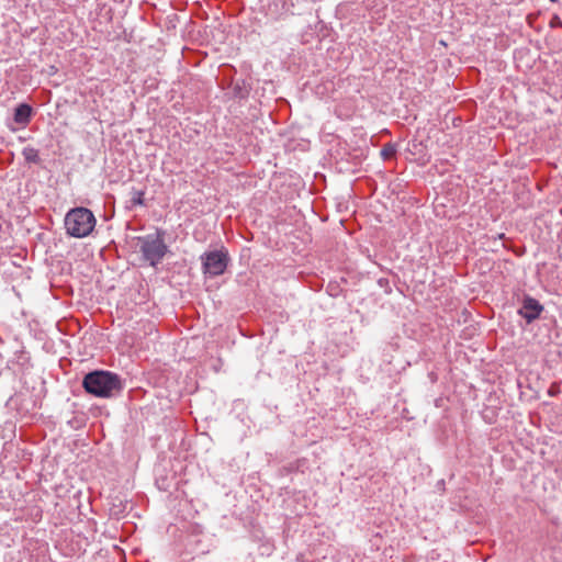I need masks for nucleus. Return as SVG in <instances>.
Segmentation results:
<instances>
[{
	"label": "nucleus",
	"instance_id": "423d86ee",
	"mask_svg": "<svg viewBox=\"0 0 562 562\" xmlns=\"http://www.w3.org/2000/svg\"><path fill=\"white\" fill-rule=\"evenodd\" d=\"M31 116L32 108L26 103L18 105L14 110V122L21 125L22 127L29 124Z\"/></svg>",
	"mask_w": 562,
	"mask_h": 562
},
{
	"label": "nucleus",
	"instance_id": "7ed1b4c3",
	"mask_svg": "<svg viewBox=\"0 0 562 562\" xmlns=\"http://www.w3.org/2000/svg\"><path fill=\"white\" fill-rule=\"evenodd\" d=\"M138 243L143 260L151 267L160 263L168 250L162 232L138 237Z\"/></svg>",
	"mask_w": 562,
	"mask_h": 562
},
{
	"label": "nucleus",
	"instance_id": "6e6552de",
	"mask_svg": "<svg viewBox=\"0 0 562 562\" xmlns=\"http://www.w3.org/2000/svg\"><path fill=\"white\" fill-rule=\"evenodd\" d=\"M395 154H396V149H395L394 145H392V144L384 145L381 150V156L384 159H390V158L394 157Z\"/></svg>",
	"mask_w": 562,
	"mask_h": 562
},
{
	"label": "nucleus",
	"instance_id": "39448f33",
	"mask_svg": "<svg viewBox=\"0 0 562 562\" xmlns=\"http://www.w3.org/2000/svg\"><path fill=\"white\" fill-rule=\"evenodd\" d=\"M543 312V306L540 302L529 295H525L521 302V306L518 310V314L526 319L528 324L538 319Z\"/></svg>",
	"mask_w": 562,
	"mask_h": 562
},
{
	"label": "nucleus",
	"instance_id": "20e7f679",
	"mask_svg": "<svg viewBox=\"0 0 562 562\" xmlns=\"http://www.w3.org/2000/svg\"><path fill=\"white\" fill-rule=\"evenodd\" d=\"M203 272L210 277H217L225 272L229 258L227 251L213 250L201 256Z\"/></svg>",
	"mask_w": 562,
	"mask_h": 562
},
{
	"label": "nucleus",
	"instance_id": "f257e3e1",
	"mask_svg": "<svg viewBox=\"0 0 562 562\" xmlns=\"http://www.w3.org/2000/svg\"><path fill=\"white\" fill-rule=\"evenodd\" d=\"M82 386L87 393L97 397H111L121 391L122 383L117 374L95 370L85 375Z\"/></svg>",
	"mask_w": 562,
	"mask_h": 562
},
{
	"label": "nucleus",
	"instance_id": "1a4fd4ad",
	"mask_svg": "<svg viewBox=\"0 0 562 562\" xmlns=\"http://www.w3.org/2000/svg\"><path fill=\"white\" fill-rule=\"evenodd\" d=\"M131 202L133 205H143L144 204V191L133 190Z\"/></svg>",
	"mask_w": 562,
	"mask_h": 562
},
{
	"label": "nucleus",
	"instance_id": "0eeeda50",
	"mask_svg": "<svg viewBox=\"0 0 562 562\" xmlns=\"http://www.w3.org/2000/svg\"><path fill=\"white\" fill-rule=\"evenodd\" d=\"M22 155L27 162L38 164L41 161L38 150L34 147H24Z\"/></svg>",
	"mask_w": 562,
	"mask_h": 562
},
{
	"label": "nucleus",
	"instance_id": "f03ea898",
	"mask_svg": "<svg viewBox=\"0 0 562 562\" xmlns=\"http://www.w3.org/2000/svg\"><path fill=\"white\" fill-rule=\"evenodd\" d=\"M97 224L93 213L83 206L69 210L66 213L64 225L66 233L75 238H85L89 236Z\"/></svg>",
	"mask_w": 562,
	"mask_h": 562
}]
</instances>
